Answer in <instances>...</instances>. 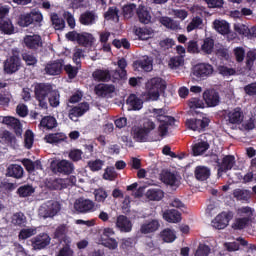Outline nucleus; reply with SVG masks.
<instances>
[{
  "label": "nucleus",
  "mask_w": 256,
  "mask_h": 256,
  "mask_svg": "<svg viewBox=\"0 0 256 256\" xmlns=\"http://www.w3.org/2000/svg\"><path fill=\"white\" fill-rule=\"evenodd\" d=\"M167 82L160 77H154L146 83V90L151 101H158L161 93H165Z\"/></svg>",
  "instance_id": "obj_1"
},
{
  "label": "nucleus",
  "mask_w": 256,
  "mask_h": 256,
  "mask_svg": "<svg viewBox=\"0 0 256 256\" xmlns=\"http://www.w3.org/2000/svg\"><path fill=\"white\" fill-rule=\"evenodd\" d=\"M41 23H43V14L38 10H32L29 13L21 14L17 20V25L19 27H29L30 25L41 27Z\"/></svg>",
  "instance_id": "obj_2"
},
{
  "label": "nucleus",
  "mask_w": 256,
  "mask_h": 256,
  "mask_svg": "<svg viewBox=\"0 0 256 256\" xmlns=\"http://www.w3.org/2000/svg\"><path fill=\"white\" fill-rule=\"evenodd\" d=\"M12 55L4 61V73L6 75H13L21 69V56L19 48H13L11 51Z\"/></svg>",
  "instance_id": "obj_3"
},
{
  "label": "nucleus",
  "mask_w": 256,
  "mask_h": 256,
  "mask_svg": "<svg viewBox=\"0 0 256 256\" xmlns=\"http://www.w3.org/2000/svg\"><path fill=\"white\" fill-rule=\"evenodd\" d=\"M51 91H53V86L51 84L37 83L34 86V95H35L36 100L38 101L39 107H41V109H47V107H48L47 99H48Z\"/></svg>",
  "instance_id": "obj_4"
},
{
  "label": "nucleus",
  "mask_w": 256,
  "mask_h": 256,
  "mask_svg": "<svg viewBox=\"0 0 256 256\" xmlns=\"http://www.w3.org/2000/svg\"><path fill=\"white\" fill-rule=\"evenodd\" d=\"M66 38L68 41H76L81 47H93L95 43V37L89 32L71 31L66 34Z\"/></svg>",
  "instance_id": "obj_5"
},
{
  "label": "nucleus",
  "mask_w": 256,
  "mask_h": 256,
  "mask_svg": "<svg viewBox=\"0 0 256 256\" xmlns=\"http://www.w3.org/2000/svg\"><path fill=\"white\" fill-rule=\"evenodd\" d=\"M22 47L32 51V53H39L43 49V38L39 34H28L23 37Z\"/></svg>",
  "instance_id": "obj_6"
},
{
  "label": "nucleus",
  "mask_w": 256,
  "mask_h": 256,
  "mask_svg": "<svg viewBox=\"0 0 256 256\" xmlns=\"http://www.w3.org/2000/svg\"><path fill=\"white\" fill-rule=\"evenodd\" d=\"M52 173L55 175H71L75 171V164L69 160H53L50 164Z\"/></svg>",
  "instance_id": "obj_7"
},
{
  "label": "nucleus",
  "mask_w": 256,
  "mask_h": 256,
  "mask_svg": "<svg viewBox=\"0 0 256 256\" xmlns=\"http://www.w3.org/2000/svg\"><path fill=\"white\" fill-rule=\"evenodd\" d=\"M215 163L217 164V177H223L224 173L231 171L235 167V157L233 155H225L222 159L216 158Z\"/></svg>",
  "instance_id": "obj_8"
},
{
  "label": "nucleus",
  "mask_w": 256,
  "mask_h": 256,
  "mask_svg": "<svg viewBox=\"0 0 256 256\" xmlns=\"http://www.w3.org/2000/svg\"><path fill=\"white\" fill-rule=\"evenodd\" d=\"M209 123H211V119L207 117H202V119L190 118L186 120V126L188 129L198 131V133L205 131V129L209 127Z\"/></svg>",
  "instance_id": "obj_9"
},
{
  "label": "nucleus",
  "mask_w": 256,
  "mask_h": 256,
  "mask_svg": "<svg viewBox=\"0 0 256 256\" xmlns=\"http://www.w3.org/2000/svg\"><path fill=\"white\" fill-rule=\"evenodd\" d=\"M202 97L207 107H219L221 104V95H219V92L215 89H206Z\"/></svg>",
  "instance_id": "obj_10"
},
{
  "label": "nucleus",
  "mask_w": 256,
  "mask_h": 256,
  "mask_svg": "<svg viewBox=\"0 0 256 256\" xmlns=\"http://www.w3.org/2000/svg\"><path fill=\"white\" fill-rule=\"evenodd\" d=\"M213 65L209 63H198L193 67V75L197 79H206L210 75H213Z\"/></svg>",
  "instance_id": "obj_11"
},
{
  "label": "nucleus",
  "mask_w": 256,
  "mask_h": 256,
  "mask_svg": "<svg viewBox=\"0 0 256 256\" xmlns=\"http://www.w3.org/2000/svg\"><path fill=\"white\" fill-rule=\"evenodd\" d=\"M61 211V204L58 201L47 202L46 205L40 208V214L47 219L49 217H55L57 213Z\"/></svg>",
  "instance_id": "obj_12"
},
{
  "label": "nucleus",
  "mask_w": 256,
  "mask_h": 256,
  "mask_svg": "<svg viewBox=\"0 0 256 256\" xmlns=\"http://www.w3.org/2000/svg\"><path fill=\"white\" fill-rule=\"evenodd\" d=\"M74 209L78 213H91L95 211V202L90 199L78 198L74 203Z\"/></svg>",
  "instance_id": "obj_13"
},
{
  "label": "nucleus",
  "mask_w": 256,
  "mask_h": 256,
  "mask_svg": "<svg viewBox=\"0 0 256 256\" xmlns=\"http://www.w3.org/2000/svg\"><path fill=\"white\" fill-rule=\"evenodd\" d=\"M89 109L90 106L87 102L79 103L69 110L68 117L71 119V121H77L78 117H83V115H85Z\"/></svg>",
  "instance_id": "obj_14"
},
{
  "label": "nucleus",
  "mask_w": 256,
  "mask_h": 256,
  "mask_svg": "<svg viewBox=\"0 0 256 256\" xmlns=\"http://www.w3.org/2000/svg\"><path fill=\"white\" fill-rule=\"evenodd\" d=\"M32 247L35 250L41 251L45 247L49 246L51 243V237L47 233H40L31 240Z\"/></svg>",
  "instance_id": "obj_15"
},
{
  "label": "nucleus",
  "mask_w": 256,
  "mask_h": 256,
  "mask_svg": "<svg viewBox=\"0 0 256 256\" xmlns=\"http://www.w3.org/2000/svg\"><path fill=\"white\" fill-rule=\"evenodd\" d=\"M2 123L10 127V129H13L17 137H21V135H23V126L21 125V121H19V119L11 116H6L3 118Z\"/></svg>",
  "instance_id": "obj_16"
},
{
  "label": "nucleus",
  "mask_w": 256,
  "mask_h": 256,
  "mask_svg": "<svg viewBox=\"0 0 256 256\" xmlns=\"http://www.w3.org/2000/svg\"><path fill=\"white\" fill-rule=\"evenodd\" d=\"M97 19H99V16L95 11L87 10L80 15L79 23L85 27H91V25L97 23Z\"/></svg>",
  "instance_id": "obj_17"
},
{
  "label": "nucleus",
  "mask_w": 256,
  "mask_h": 256,
  "mask_svg": "<svg viewBox=\"0 0 256 256\" xmlns=\"http://www.w3.org/2000/svg\"><path fill=\"white\" fill-rule=\"evenodd\" d=\"M116 227L121 233H131V231H133V223L125 215H119L117 217Z\"/></svg>",
  "instance_id": "obj_18"
},
{
  "label": "nucleus",
  "mask_w": 256,
  "mask_h": 256,
  "mask_svg": "<svg viewBox=\"0 0 256 256\" xmlns=\"http://www.w3.org/2000/svg\"><path fill=\"white\" fill-rule=\"evenodd\" d=\"M227 117L228 123H230L231 125H241V123H243V119H245L243 110L240 107H236L233 110L229 111Z\"/></svg>",
  "instance_id": "obj_19"
},
{
  "label": "nucleus",
  "mask_w": 256,
  "mask_h": 256,
  "mask_svg": "<svg viewBox=\"0 0 256 256\" xmlns=\"http://www.w3.org/2000/svg\"><path fill=\"white\" fill-rule=\"evenodd\" d=\"M229 221H231V215L227 212H222L212 221V227L219 230L225 229L229 225Z\"/></svg>",
  "instance_id": "obj_20"
},
{
  "label": "nucleus",
  "mask_w": 256,
  "mask_h": 256,
  "mask_svg": "<svg viewBox=\"0 0 256 256\" xmlns=\"http://www.w3.org/2000/svg\"><path fill=\"white\" fill-rule=\"evenodd\" d=\"M160 179L162 183H165V185H170V187H179L180 182L177 175L169 170H163L160 175Z\"/></svg>",
  "instance_id": "obj_21"
},
{
  "label": "nucleus",
  "mask_w": 256,
  "mask_h": 256,
  "mask_svg": "<svg viewBox=\"0 0 256 256\" xmlns=\"http://www.w3.org/2000/svg\"><path fill=\"white\" fill-rule=\"evenodd\" d=\"M24 173L23 166L19 164H10L6 169V177H12V179H23Z\"/></svg>",
  "instance_id": "obj_22"
},
{
  "label": "nucleus",
  "mask_w": 256,
  "mask_h": 256,
  "mask_svg": "<svg viewBox=\"0 0 256 256\" xmlns=\"http://www.w3.org/2000/svg\"><path fill=\"white\" fill-rule=\"evenodd\" d=\"M44 71L47 75H61V71H63V60H56L48 63L45 66Z\"/></svg>",
  "instance_id": "obj_23"
},
{
  "label": "nucleus",
  "mask_w": 256,
  "mask_h": 256,
  "mask_svg": "<svg viewBox=\"0 0 256 256\" xmlns=\"http://www.w3.org/2000/svg\"><path fill=\"white\" fill-rule=\"evenodd\" d=\"M160 227L161 224L159 223V220L153 219L141 225L140 233H142V235H149V233H155V231H158Z\"/></svg>",
  "instance_id": "obj_24"
},
{
  "label": "nucleus",
  "mask_w": 256,
  "mask_h": 256,
  "mask_svg": "<svg viewBox=\"0 0 256 256\" xmlns=\"http://www.w3.org/2000/svg\"><path fill=\"white\" fill-rule=\"evenodd\" d=\"M94 91L98 97H107V95H111V93H115V85L98 84L95 86Z\"/></svg>",
  "instance_id": "obj_25"
},
{
  "label": "nucleus",
  "mask_w": 256,
  "mask_h": 256,
  "mask_svg": "<svg viewBox=\"0 0 256 256\" xmlns=\"http://www.w3.org/2000/svg\"><path fill=\"white\" fill-rule=\"evenodd\" d=\"M136 15L143 25H149V23H151V12H149L147 7L139 5L136 10Z\"/></svg>",
  "instance_id": "obj_26"
},
{
  "label": "nucleus",
  "mask_w": 256,
  "mask_h": 256,
  "mask_svg": "<svg viewBox=\"0 0 256 256\" xmlns=\"http://www.w3.org/2000/svg\"><path fill=\"white\" fill-rule=\"evenodd\" d=\"M163 219L167 223H180L181 212L175 209H168L163 212Z\"/></svg>",
  "instance_id": "obj_27"
},
{
  "label": "nucleus",
  "mask_w": 256,
  "mask_h": 256,
  "mask_svg": "<svg viewBox=\"0 0 256 256\" xmlns=\"http://www.w3.org/2000/svg\"><path fill=\"white\" fill-rule=\"evenodd\" d=\"M194 175L197 181H207L211 177V169L207 166H197Z\"/></svg>",
  "instance_id": "obj_28"
},
{
  "label": "nucleus",
  "mask_w": 256,
  "mask_h": 256,
  "mask_svg": "<svg viewBox=\"0 0 256 256\" xmlns=\"http://www.w3.org/2000/svg\"><path fill=\"white\" fill-rule=\"evenodd\" d=\"M92 76L95 81L102 83H109L111 81V71L109 70L97 69L93 72Z\"/></svg>",
  "instance_id": "obj_29"
},
{
  "label": "nucleus",
  "mask_w": 256,
  "mask_h": 256,
  "mask_svg": "<svg viewBox=\"0 0 256 256\" xmlns=\"http://www.w3.org/2000/svg\"><path fill=\"white\" fill-rule=\"evenodd\" d=\"M0 31L4 35H13L15 33V26L9 18H4L0 20Z\"/></svg>",
  "instance_id": "obj_30"
},
{
  "label": "nucleus",
  "mask_w": 256,
  "mask_h": 256,
  "mask_svg": "<svg viewBox=\"0 0 256 256\" xmlns=\"http://www.w3.org/2000/svg\"><path fill=\"white\" fill-rule=\"evenodd\" d=\"M126 103L133 111H140V109H143V100L135 94H130L126 100Z\"/></svg>",
  "instance_id": "obj_31"
},
{
  "label": "nucleus",
  "mask_w": 256,
  "mask_h": 256,
  "mask_svg": "<svg viewBox=\"0 0 256 256\" xmlns=\"http://www.w3.org/2000/svg\"><path fill=\"white\" fill-rule=\"evenodd\" d=\"M119 70H115L113 74V79H123L127 77V60L125 58H121L118 60Z\"/></svg>",
  "instance_id": "obj_32"
},
{
  "label": "nucleus",
  "mask_w": 256,
  "mask_h": 256,
  "mask_svg": "<svg viewBox=\"0 0 256 256\" xmlns=\"http://www.w3.org/2000/svg\"><path fill=\"white\" fill-rule=\"evenodd\" d=\"M50 21L55 31H63L65 29V19L60 17L57 13H51Z\"/></svg>",
  "instance_id": "obj_33"
},
{
  "label": "nucleus",
  "mask_w": 256,
  "mask_h": 256,
  "mask_svg": "<svg viewBox=\"0 0 256 256\" xmlns=\"http://www.w3.org/2000/svg\"><path fill=\"white\" fill-rule=\"evenodd\" d=\"M132 135L133 139L138 143H146L147 139H149V134H147L141 126L133 128Z\"/></svg>",
  "instance_id": "obj_34"
},
{
  "label": "nucleus",
  "mask_w": 256,
  "mask_h": 256,
  "mask_svg": "<svg viewBox=\"0 0 256 256\" xmlns=\"http://www.w3.org/2000/svg\"><path fill=\"white\" fill-rule=\"evenodd\" d=\"M209 147V142L200 141L192 146V153L194 157H199V155H203V153L208 151Z\"/></svg>",
  "instance_id": "obj_35"
},
{
  "label": "nucleus",
  "mask_w": 256,
  "mask_h": 256,
  "mask_svg": "<svg viewBox=\"0 0 256 256\" xmlns=\"http://www.w3.org/2000/svg\"><path fill=\"white\" fill-rule=\"evenodd\" d=\"M12 225L14 227H26L27 216L23 212H16L12 215Z\"/></svg>",
  "instance_id": "obj_36"
},
{
  "label": "nucleus",
  "mask_w": 256,
  "mask_h": 256,
  "mask_svg": "<svg viewBox=\"0 0 256 256\" xmlns=\"http://www.w3.org/2000/svg\"><path fill=\"white\" fill-rule=\"evenodd\" d=\"M215 31L220 33V35H229L230 27L227 21L225 20H215L213 22Z\"/></svg>",
  "instance_id": "obj_37"
},
{
  "label": "nucleus",
  "mask_w": 256,
  "mask_h": 256,
  "mask_svg": "<svg viewBox=\"0 0 256 256\" xmlns=\"http://www.w3.org/2000/svg\"><path fill=\"white\" fill-rule=\"evenodd\" d=\"M147 199L150 201H161L165 197V192L161 189H149L146 193Z\"/></svg>",
  "instance_id": "obj_38"
},
{
  "label": "nucleus",
  "mask_w": 256,
  "mask_h": 256,
  "mask_svg": "<svg viewBox=\"0 0 256 256\" xmlns=\"http://www.w3.org/2000/svg\"><path fill=\"white\" fill-rule=\"evenodd\" d=\"M119 13H120L119 8H117V6H112V7H109L108 10L105 12L104 18L107 21L119 22V17H120Z\"/></svg>",
  "instance_id": "obj_39"
},
{
  "label": "nucleus",
  "mask_w": 256,
  "mask_h": 256,
  "mask_svg": "<svg viewBox=\"0 0 256 256\" xmlns=\"http://www.w3.org/2000/svg\"><path fill=\"white\" fill-rule=\"evenodd\" d=\"M33 193H35V188L29 184L22 185L17 189V195L22 199L25 197H31Z\"/></svg>",
  "instance_id": "obj_40"
},
{
  "label": "nucleus",
  "mask_w": 256,
  "mask_h": 256,
  "mask_svg": "<svg viewBox=\"0 0 256 256\" xmlns=\"http://www.w3.org/2000/svg\"><path fill=\"white\" fill-rule=\"evenodd\" d=\"M46 143L50 145H54L55 143H62L65 141V135L63 133H51L44 137Z\"/></svg>",
  "instance_id": "obj_41"
},
{
  "label": "nucleus",
  "mask_w": 256,
  "mask_h": 256,
  "mask_svg": "<svg viewBox=\"0 0 256 256\" xmlns=\"http://www.w3.org/2000/svg\"><path fill=\"white\" fill-rule=\"evenodd\" d=\"M49 187L53 191H61L62 189H67V185L65 184V179L63 178H55L48 182Z\"/></svg>",
  "instance_id": "obj_42"
},
{
  "label": "nucleus",
  "mask_w": 256,
  "mask_h": 256,
  "mask_svg": "<svg viewBox=\"0 0 256 256\" xmlns=\"http://www.w3.org/2000/svg\"><path fill=\"white\" fill-rule=\"evenodd\" d=\"M67 231L68 229L66 224L59 225L54 232V239H59V241L62 240L63 243H65V239H69Z\"/></svg>",
  "instance_id": "obj_43"
},
{
  "label": "nucleus",
  "mask_w": 256,
  "mask_h": 256,
  "mask_svg": "<svg viewBox=\"0 0 256 256\" xmlns=\"http://www.w3.org/2000/svg\"><path fill=\"white\" fill-rule=\"evenodd\" d=\"M107 197H109V193L105 188L100 187L94 190V199L96 203H105V201H107Z\"/></svg>",
  "instance_id": "obj_44"
},
{
  "label": "nucleus",
  "mask_w": 256,
  "mask_h": 256,
  "mask_svg": "<svg viewBox=\"0 0 256 256\" xmlns=\"http://www.w3.org/2000/svg\"><path fill=\"white\" fill-rule=\"evenodd\" d=\"M40 125L44 129H55L57 127V119L53 116H45L41 119Z\"/></svg>",
  "instance_id": "obj_45"
},
{
  "label": "nucleus",
  "mask_w": 256,
  "mask_h": 256,
  "mask_svg": "<svg viewBox=\"0 0 256 256\" xmlns=\"http://www.w3.org/2000/svg\"><path fill=\"white\" fill-rule=\"evenodd\" d=\"M22 60L28 67H35L38 63L37 56H35V53L31 52L22 53Z\"/></svg>",
  "instance_id": "obj_46"
},
{
  "label": "nucleus",
  "mask_w": 256,
  "mask_h": 256,
  "mask_svg": "<svg viewBox=\"0 0 256 256\" xmlns=\"http://www.w3.org/2000/svg\"><path fill=\"white\" fill-rule=\"evenodd\" d=\"M104 165L105 161L101 159L89 160L87 162V167L92 171V173H97V171H101Z\"/></svg>",
  "instance_id": "obj_47"
},
{
  "label": "nucleus",
  "mask_w": 256,
  "mask_h": 256,
  "mask_svg": "<svg viewBox=\"0 0 256 256\" xmlns=\"http://www.w3.org/2000/svg\"><path fill=\"white\" fill-rule=\"evenodd\" d=\"M34 235H37V228H23L22 230H20L18 238L20 241H25L26 239H29Z\"/></svg>",
  "instance_id": "obj_48"
},
{
  "label": "nucleus",
  "mask_w": 256,
  "mask_h": 256,
  "mask_svg": "<svg viewBox=\"0 0 256 256\" xmlns=\"http://www.w3.org/2000/svg\"><path fill=\"white\" fill-rule=\"evenodd\" d=\"M214 47H215V40H213V38L208 37V38L204 39V42L201 46V50L206 55H211V53H213Z\"/></svg>",
  "instance_id": "obj_49"
},
{
  "label": "nucleus",
  "mask_w": 256,
  "mask_h": 256,
  "mask_svg": "<svg viewBox=\"0 0 256 256\" xmlns=\"http://www.w3.org/2000/svg\"><path fill=\"white\" fill-rule=\"evenodd\" d=\"M65 245L59 250L57 256H73V249H71V238H65Z\"/></svg>",
  "instance_id": "obj_50"
},
{
  "label": "nucleus",
  "mask_w": 256,
  "mask_h": 256,
  "mask_svg": "<svg viewBox=\"0 0 256 256\" xmlns=\"http://www.w3.org/2000/svg\"><path fill=\"white\" fill-rule=\"evenodd\" d=\"M233 197L237 199V201H247L248 199H251L249 190H243L239 188L233 191Z\"/></svg>",
  "instance_id": "obj_51"
},
{
  "label": "nucleus",
  "mask_w": 256,
  "mask_h": 256,
  "mask_svg": "<svg viewBox=\"0 0 256 256\" xmlns=\"http://www.w3.org/2000/svg\"><path fill=\"white\" fill-rule=\"evenodd\" d=\"M256 61V50H250L246 54V69L253 71V67Z\"/></svg>",
  "instance_id": "obj_52"
},
{
  "label": "nucleus",
  "mask_w": 256,
  "mask_h": 256,
  "mask_svg": "<svg viewBox=\"0 0 256 256\" xmlns=\"http://www.w3.org/2000/svg\"><path fill=\"white\" fill-rule=\"evenodd\" d=\"M135 9H137L136 4H127L122 7V15L124 19H131L133 15L135 14Z\"/></svg>",
  "instance_id": "obj_53"
},
{
  "label": "nucleus",
  "mask_w": 256,
  "mask_h": 256,
  "mask_svg": "<svg viewBox=\"0 0 256 256\" xmlns=\"http://www.w3.org/2000/svg\"><path fill=\"white\" fill-rule=\"evenodd\" d=\"M217 71L222 77H232L237 74V70L235 68H229L225 65H219L217 67Z\"/></svg>",
  "instance_id": "obj_54"
},
{
  "label": "nucleus",
  "mask_w": 256,
  "mask_h": 256,
  "mask_svg": "<svg viewBox=\"0 0 256 256\" xmlns=\"http://www.w3.org/2000/svg\"><path fill=\"white\" fill-rule=\"evenodd\" d=\"M61 95L59 94V91L57 90H51L48 101L50 103V107H59Z\"/></svg>",
  "instance_id": "obj_55"
},
{
  "label": "nucleus",
  "mask_w": 256,
  "mask_h": 256,
  "mask_svg": "<svg viewBox=\"0 0 256 256\" xmlns=\"http://www.w3.org/2000/svg\"><path fill=\"white\" fill-rule=\"evenodd\" d=\"M137 245V240L134 237L122 238L120 248L124 251H129L133 249V246Z\"/></svg>",
  "instance_id": "obj_56"
},
{
  "label": "nucleus",
  "mask_w": 256,
  "mask_h": 256,
  "mask_svg": "<svg viewBox=\"0 0 256 256\" xmlns=\"http://www.w3.org/2000/svg\"><path fill=\"white\" fill-rule=\"evenodd\" d=\"M160 236L163 240L164 243H173L175 239H177V236H175V233L171 231V229H164L161 233Z\"/></svg>",
  "instance_id": "obj_57"
},
{
  "label": "nucleus",
  "mask_w": 256,
  "mask_h": 256,
  "mask_svg": "<svg viewBox=\"0 0 256 256\" xmlns=\"http://www.w3.org/2000/svg\"><path fill=\"white\" fill-rule=\"evenodd\" d=\"M188 107L190 109H205V102L199 97L190 98L188 100Z\"/></svg>",
  "instance_id": "obj_58"
},
{
  "label": "nucleus",
  "mask_w": 256,
  "mask_h": 256,
  "mask_svg": "<svg viewBox=\"0 0 256 256\" xmlns=\"http://www.w3.org/2000/svg\"><path fill=\"white\" fill-rule=\"evenodd\" d=\"M135 35L141 41H147V39H149V35H151V29L147 28V27L136 28L135 29Z\"/></svg>",
  "instance_id": "obj_59"
},
{
  "label": "nucleus",
  "mask_w": 256,
  "mask_h": 256,
  "mask_svg": "<svg viewBox=\"0 0 256 256\" xmlns=\"http://www.w3.org/2000/svg\"><path fill=\"white\" fill-rule=\"evenodd\" d=\"M250 218L249 217H243V218H238L236 219L235 223L233 224V229H236L238 231H241L243 229H245V227L247 225H249L250 222Z\"/></svg>",
  "instance_id": "obj_60"
},
{
  "label": "nucleus",
  "mask_w": 256,
  "mask_h": 256,
  "mask_svg": "<svg viewBox=\"0 0 256 256\" xmlns=\"http://www.w3.org/2000/svg\"><path fill=\"white\" fill-rule=\"evenodd\" d=\"M34 141H35V134H33V131L26 130L24 134V145L26 149H31V147H33Z\"/></svg>",
  "instance_id": "obj_61"
},
{
  "label": "nucleus",
  "mask_w": 256,
  "mask_h": 256,
  "mask_svg": "<svg viewBox=\"0 0 256 256\" xmlns=\"http://www.w3.org/2000/svg\"><path fill=\"white\" fill-rule=\"evenodd\" d=\"M103 179H105V181H115V179H117V172H115V168L107 167L104 170Z\"/></svg>",
  "instance_id": "obj_62"
},
{
  "label": "nucleus",
  "mask_w": 256,
  "mask_h": 256,
  "mask_svg": "<svg viewBox=\"0 0 256 256\" xmlns=\"http://www.w3.org/2000/svg\"><path fill=\"white\" fill-rule=\"evenodd\" d=\"M148 135L151 134V131H154L156 125L151 119L145 118L143 120L142 126H140Z\"/></svg>",
  "instance_id": "obj_63"
},
{
  "label": "nucleus",
  "mask_w": 256,
  "mask_h": 256,
  "mask_svg": "<svg viewBox=\"0 0 256 256\" xmlns=\"http://www.w3.org/2000/svg\"><path fill=\"white\" fill-rule=\"evenodd\" d=\"M209 253H211V247L206 244H199L195 256H209Z\"/></svg>",
  "instance_id": "obj_64"
}]
</instances>
